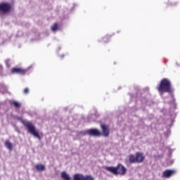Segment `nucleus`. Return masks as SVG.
Wrapping results in <instances>:
<instances>
[{
	"mask_svg": "<svg viewBox=\"0 0 180 180\" xmlns=\"http://www.w3.org/2000/svg\"><path fill=\"white\" fill-rule=\"evenodd\" d=\"M158 91L160 94H172L174 92V89L172 88V84L171 81L167 78H164L160 81V83L158 87Z\"/></svg>",
	"mask_w": 180,
	"mask_h": 180,
	"instance_id": "f257e3e1",
	"label": "nucleus"
},
{
	"mask_svg": "<svg viewBox=\"0 0 180 180\" xmlns=\"http://www.w3.org/2000/svg\"><path fill=\"white\" fill-rule=\"evenodd\" d=\"M105 169L114 175L123 176L126 175V172H127V169L120 163L117 167H105Z\"/></svg>",
	"mask_w": 180,
	"mask_h": 180,
	"instance_id": "f03ea898",
	"label": "nucleus"
},
{
	"mask_svg": "<svg viewBox=\"0 0 180 180\" xmlns=\"http://www.w3.org/2000/svg\"><path fill=\"white\" fill-rule=\"evenodd\" d=\"M22 123L28 131V133H30L34 136V137H37V139H39L40 140V135L39 134V131L36 130V127L33 124V123L29 122V121H25V120H22Z\"/></svg>",
	"mask_w": 180,
	"mask_h": 180,
	"instance_id": "7ed1b4c3",
	"label": "nucleus"
},
{
	"mask_svg": "<svg viewBox=\"0 0 180 180\" xmlns=\"http://www.w3.org/2000/svg\"><path fill=\"white\" fill-rule=\"evenodd\" d=\"M146 160V156H144V154L143 153L137 152L136 153V155H130L129 157V161L130 164H141V162H143Z\"/></svg>",
	"mask_w": 180,
	"mask_h": 180,
	"instance_id": "20e7f679",
	"label": "nucleus"
},
{
	"mask_svg": "<svg viewBox=\"0 0 180 180\" xmlns=\"http://www.w3.org/2000/svg\"><path fill=\"white\" fill-rule=\"evenodd\" d=\"M11 11H12V5L11 4L6 2L0 3V15L9 13Z\"/></svg>",
	"mask_w": 180,
	"mask_h": 180,
	"instance_id": "39448f33",
	"label": "nucleus"
},
{
	"mask_svg": "<svg viewBox=\"0 0 180 180\" xmlns=\"http://www.w3.org/2000/svg\"><path fill=\"white\" fill-rule=\"evenodd\" d=\"M73 180H95L92 175H84L82 174H75L73 176Z\"/></svg>",
	"mask_w": 180,
	"mask_h": 180,
	"instance_id": "423d86ee",
	"label": "nucleus"
},
{
	"mask_svg": "<svg viewBox=\"0 0 180 180\" xmlns=\"http://www.w3.org/2000/svg\"><path fill=\"white\" fill-rule=\"evenodd\" d=\"M86 134L94 137H100L102 136V133L98 129H90L86 131Z\"/></svg>",
	"mask_w": 180,
	"mask_h": 180,
	"instance_id": "0eeeda50",
	"label": "nucleus"
},
{
	"mask_svg": "<svg viewBox=\"0 0 180 180\" xmlns=\"http://www.w3.org/2000/svg\"><path fill=\"white\" fill-rule=\"evenodd\" d=\"M27 69L22 68H13L11 70V74H18L19 75H25L27 72Z\"/></svg>",
	"mask_w": 180,
	"mask_h": 180,
	"instance_id": "6e6552de",
	"label": "nucleus"
},
{
	"mask_svg": "<svg viewBox=\"0 0 180 180\" xmlns=\"http://www.w3.org/2000/svg\"><path fill=\"white\" fill-rule=\"evenodd\" d=\"M101 127L103 131V136H104V137H109V134H110L109 127L108 125L101 124Z\"/></svg>",
	"mask_w": 180,
	"mask_h": 180,
	"instance_id": "1a4fd4ad",
	"label": "nucleus"
},
{
	"mask_svg": "<svg viewBox=\"0 0 180 180\" xmlns=\"http://www.w3.org/2000/svg\"><path fill=\"white\" fill-rule=\"evenodd\" d=\"M176 172L175 170L167 169L163 172L162 177L163 178H171V176H172V175H174V174H176Z\"/></svg>",
	"mask_w": 180,
	"mask_h": 180,
	"instance_id": "9d476101",
	"label": "nucleus"
},
{
	"mask_svg": "<svg viewBox=\"0 0 180 180\" xmlns=\"http://www.w3.org/2000/svg\"><path fill=\"white\" fill-rule=\"evenodd\" d=\"M11 106H13L15 109H20L22 103L19 101H13L10 102Z\"/></svg>",
	"mask_w": 180,
	"mask_h": 180,
	"instance_id": "9b49d317",
	"label": "nucleus"
},
{
	"mask_svg": "<svg viewBox=\"0 0 180 180\" xmlns=\"http://www.w3.org/2000/svg\"><path fill=\"white\" fill-rule=\"evenodd\" d=\"M35 168L37 171H39V172L46 171V166H44V165H41V164L36 165Z\"/></svg>",
	"mask_w": 180,
	"mask_h": 180,
	"instance_id": "f8f14e48",
	"label": "nucleus"
},
{
	"mask_svg": "<svg viewBox=\"0 0 180 180\" xmlns=\"http://www.w3.org/2000/svg\"><path fill=\"white\" fill-rule=\"evenodd\" d=\"M112 36L110 35H105L102 38L103 43H109L110 41Z\"/></svg>",
	"mask_w": 180,
	"mask_h": 180,
	"instance_id": "ddd939ff",
	"label": "nucleus"
},
{
	"mask_svg": "<svg viewBox=\"0 0 180 180\" xmlns=\"http://www.w3.org/2000/svg\"><path fill=\"white\" fill-rule=\"evenodd\" d=\"M61 178L64 180H71V177H70V175L65 172L61 173Z\"/></svg>",
	"mask_w": 180,
	"mask_h": 180,
	"instance_id": "4468645a",
	"label": "nucleus"
},
{
	"mask_svg": "<svg viewBox=\"0 0 180 180\" xmlns=\"http://www.w3.org/2000/svg\"><path fill=\"white\" fill-rule=\"evenodd\" d=\"M4 146L6 147V148H8V150H10V151H12L13 150V146H12V143H11V142H9V141H6L4 143Z\"/></svg>",
	"mask_w": 180,
	"mask_h": 180,
	"instance_id": "2eb2a0df",
	"label": "nucleus"
},
{
	"mask_svg": "<svg viewBox=\"0 0 180 180\" xmlns=\"http://www.w3.org/2000/svg\"><path fill=\"white\" fill-rule=\"evenodd\" d=\"M59 27L58 23H55L52 27H51V30L53 32H56V30H58Z\"/></svg>",
	"mask_w": 180,
	"mask_h": 180,
	"instance_id": "dca6fc26",
	"label": "nucleus"
},
{
	"mask_svg": "<svg viewBox=\"0 0 180 180\" xmlns=\"http://www.w3.org/2000/svg\"><path fill=\"white\" fill-rule=\"evenodd\" d=\"M29 92H30L29 88H25V89H24V94H25V95H27V94H29Z\"/></svg>",
	"mask_w": 180,
	"mask_h": 180,
	"instance_id": "f3484780",
	"label": "nucleus"
},
{
	"mask_svg": "<svg viewBox=\"0 0 180 180\" xmlns=\"http://www.w3.org/2000/svg\"><path fill=\"white\" fill-rule=\"evenodd\" d=\"M0 68H2V65H0Z\"/></svg>",
	"mask_w": 180,
	"mask_h": 180,
	"instance_id": "a211bd4d",
	"label": "nucleus"
}]
</instances>
